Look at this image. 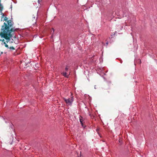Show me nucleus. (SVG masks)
<instances>
[{"mask_svg": "<svg viewBox=\"0 0 157 157\" xmlns=\"http://www.w3.org/2000/svg\"><path fill=\"white\" fill-rule=\"evenodd\" d=\"M63 75L65 77H68V75H67V73L66 72L62 73Z\"/></svg>", "mask_w": 157, "mask_h": 157, "instance_id": "nucleus-4", "label": "nucleus"}, {"mask_svg": "<svg viewBox=\"0 0 157 157\" xmlns=\"http://www.w3.org/2000/svg\"><path fill=\"white\" fill-rule=\"evenodd\" d=\"M64 99L67 105H71L73 101H74V98L73 97H72L71 98H69L66 99L64 98Z\"/></svg>", "mask_w": 157, "mask_h": 157, "instance_id": "nucleus-2", "label": "nucleus"}, {"mask_svg": "<svg viewBox=\"0 0 157 157\" xmlns=\"http://www.w3.org/2000/svg\"><path fill=\"white\" fill-rule=\"evenodd\" d=\"M34 15H33V18L34 19V20L36 19H36H37V17H36L35 18V17H33Z\"/></svg>", "mask_w": 157, "mask_h": 157, "instance_id": "nucleus-9", "label": "nucleus"}, {"mask_svg": "<svg viewBox=\"0 0 157 157\" xmlns=\"http://www.w3.org/2000/svg\"><path fill=\"white\" fill-rule=\"evenodd\" d=\"M106 44H108V42H107V43H106Z\"/></svg>", "mask_w": 157, "mask_h": 157, "instance_id": "nucleus-13", "label": "nucleus"}, {"mask_svg": "<svg viewBox=\"0 0 157 157\" xmlns=\"http://www.w3.org/2000/svg\"><path fill=\"white\" fill-rule=\"evenodd\" d=\"M100 128H98L96 129V131L98 133V134L100 136V137H101V136H100V134L98 132Z\"/></svg>", "mask_w": 157, "mask_h": 157, "instance_id": "nucleus-5", "label": "nucleus"}, {"mask_svg": "<svg viewBox=\"0 0 157 157\" xmlns=\"http://www.w3.org/2000/svg\"><path fill=\"white\" fill-rule=\"evenodd\" d=\"M96 86H94V88H95V89H96Z\"/></svg>", "mask_w": 157, "mask_h": 157, "instance_id": "nucleus-11", "label": "nucleus"}, {"mask_svg": "<svg viewBox=\"0 0 157 157\" xmlns=\"http://www.w3.org/2000/svg\"><path fill=\"white\" fill-rule=\"evenodd\" d=\"M82 118V117H81V118H80V119H79L80 122V123L81 124L82 127L83 128H84L86 126L84 125L83 124H84V122H83V120Z\"/></svg>", "mask_w": 157, "mask_h": 157, "instance_id": "nucleus-3", "label": "nucleus"}, {"mask_svg": "<svg viewBox=\"0 0 157 157\" xmlns=\"http://www.w3.org/2000/svg\"><path fill=\"white\" fill-rule=\"evenodd\" d=\"M139 61H140V63H141V61L140 60H139Z\"/></svg>", "mask_w": 157, "mask_h": 157, "instance_id": "nucleus-12", "label": "nucleus"}, {"mask_svg": "<svg viewBox=\"0 0 157 157\" xmlns=\"http://www.w3.org/2000/svg\"><path fill=\"white\" fill-rule=\"evenodd\" d=\"M52 31H53V33L54 32V28H52V30H51V32H52Z\"/></svg>", "mask_w": 157, "mask_h": 157, "instance_id": "nucleus-7", "label": "nucleus"}, {"mask_svg": "<svg viewBox=\"0 0 157 157\" xmlns=\"http://www.w3.org/2000/svg\"><path fill=\"white\" fill-rule=\"evenodd\" d=\"M69 69V67L68 66H66V68H65V70L66 71H67Z\"/></svg>", "mask_w": 157, "mask_h": 157, "instance_id": "nucleus-6", "label": "nucleus"}, {"mask_svg": "<svg viewBox=\"0 0 157 157\" xmlns=\"http://www.w3.org/2000/svg\"><path fill=\"white\" fill-rule=\"evenodd\" d=\"M4 120H5L6 123H7V122H8V120H7V119H6V120L5 119H4Z\"/></svg>", "mask_w": 157, "mask_h": 157, "instance_id": "nucleus-8", "label": "nucleus"}, {"mask_svg": "<svg viewBox=\"0 0 157 157\" xmlns=\"http://www.w3.org/2000/svg\"><path fill=\"white\" fill-rule=\"evenodd\" d=\"M2 53V52L0 51V56L1 55Z\"/></svg>", "mask_w": 157, "mask_h": 157, "instance_id": "nucleus-10", "label": "nucleus"}, {"mask_svg": "<svg viewBox=\"0 0 157 157\" xmlns=\"http://www.w3.org/2000/svg\"><path fill=\"white\" fill-rule=\"evenodd\" d=\"M1 15V21H6V22L4 23L1 27L0 36L1 37L4 38L6 40L5 41L4 39L0 40L2 41V45H4L5 47L9 48L10 51H12L15 50L14 48L12 46V44L13 43V40L12 38L11 33L15 30L14 28H12L14 24V23L12 20H8L6 15L3 13H2Z\"/></svg>", "mask_w": 157, "mask_h": 157, "instance_id": "nucleus-1", "label": "nucleus"}, {"mask_svg": "<svg viewBox=\"0 0 157 157\" xmlns=\"http://www.w3.org/2000/svg\"><path fill=\"white\" fill-rule=\"evenodd\" d=\"M117 33V32H115V33L114 34V35H115V33Z\"/></svg>", "mask_w": 157, "mask_h": 157, "instance_id": "nucleus-14", "label": "nucleus"}]
</instances>
